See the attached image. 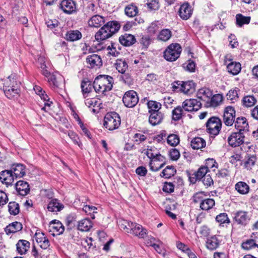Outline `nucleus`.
Masks as SVG:
<instances>
[{"label":"nucleus","mask_w":258,"mask_h":258,"mask_svg":"<svg viewBox=\"0 0 258 258\" xmlns=\"http://www.w3.org/2000/svg\"><path fill=\"white\" fill-rule=\"evenodd\" d=\"M152 41V39L150 37V36H143L141 39L140 40V42L142 45V46L147 49L149 45L151 44Z\"/></svg>","instance_id":"6e6d98bb"},{"label":"nucleus","mask_w":258,"mask_h":258,"mask_svg":"<svg viewBox=\"0 0 258 258\" xmlns=\"http://www.w3.org/2000/svg\"><path fill=\"white\" fill-rule=\"evenodd\" d=\"M8 209L11 215H16L20 212L19 205L15 202H11L9 203Z\"/></svg>","instance_id":"09e8293b"},{"label":"nucleus","mask_w":258,"mask_h":258,"mask_svg":"<svg viewBox=\"0 0 258 258\" xmlns=\"http://www.w3.org/2000/svg\"><path fill=\"white\" fill-rule=\"evenodd\" d=\"M165 158L159 153L155 158L150 160L149 166L150 170L157 171L162 168L165 164Z\"/></svg>","instance_id":"9b49d317"},{"label":"nucleus","mask_w":258,"mask_h":258,"mask_svg":"<svg viewBox=\"0 0 258 258\" xmlns=\"http://www.w3.org/2000/svg\"><path fill=\"white\" fill-rule=\"evenodd\" d=\"M93 227V223L89 218H84L78 222V229L81 231L88 232Z\"/></svg>","instance_id":"393cba45"},{"label":"nucleus","mask_w":258,"mask_h":258,"mask_svg":"<svg viewBox=\"0 0 258 258\" xmlns=\"http://www.w3.org/2000/svg\"><path fill=\"white\" fill-rule=\"evenodd\" d=\"M222 100L223 96L222 95H220L219 94L214 95L212 97L211 99V106L213 107H216L220 104V103L222 101Z\"/></svg>","instance_id":"5fc2aeb1"},{"label":"nucleus","mask_w":258,"mask_h":258,"mask_svg":"<svg viewBox=\"0 0 258 258\" xmlns=\"http://www.w3.org/2000/svg\"><path fill=\"white\" fill-rule=\"evenodd\" d=\"M192 11L191 6L187 3H184L180 6L178 15L182 20H187L191 17Z\"/></svg>","instance_id":"2eb2a0df"},{"label":"nucleus","mask_w":258,"mask_h":258,"mask_svg":"<svg viewBox=\"0 0 258 258\" xmlns=\"http://www.w3.org/2000/svg\"><path fill=\"white\" fill-rule=\"evenodd\" d=\"M104 23V18L98 15L93 16L88 21L89 25L92 27H99Z\"/></svg>","instance_id":"c756f323"},{"label":"nucleus","mask_w":258,"mask_h":258,"mask_svg":"<svg viewBox=\"0 0 258 258\" xmlns=\"http://www.w3.org/2000/svg\"><path fill=\"white\" fill-rule=\"evenodd\" d=\"M234 220L238 224L246 225L250 220L247 212L239 211L234 214Z\"/></svg>","instance_id":"a211bd4d"},{"label":"nucleus","mask_w":258,"mask_h":258,"mask_svg":"<svg viewBox=\"0 0 258 258\" xmlns=\"http://www.w3.org/2000/svg\"><path fill=\"white\" fill-rule=\"evenodd\" d=\"M235 188L239 194L242 195L247 194L249 190L248 185L243 181L238 182L235 185Z\"/></svg>","instance_id":"ea45409f"},{"label":"nucleus","mask_w":258,"mask_h":258,"mask_svg":"<svg viewBox=\"0 0 258 258\" xmlns=\"http://www.w3.org/2000/svg\"><path fill=\"white\" fill-rule=\"evenodd\" d=\"M51 228L56 232V235H60L63 233L64 230V227L62 224L59 221L56 222V220L52 222Z\"/></svg>","instance_id":"79ce46f5"},{"label":"nucleus","mask_w":258,"mask_h":258,"mask_svg":"<svg viewBox=\"0 0 258 258\" xmlns=\"http://www.w3.org/2000/svg\"><path fill=\"white\" fill-rule=\"evenodd\" d=\"M235 127L240 133L247 132L248 131V124L246 119L244 117H237L235 122Z\"/></svg>","instance_id":"5701e85b"},{"label":"nucleus","mask_w":258,"mask_h":258,"mask_svg":"<svg viewBox=\"0 0 258 258\" xmlns=\"http://www.w3.org/2000/svg\"><path fill=\"white\" fill-rule=\"evenodd\" d=\"M20 82L15 74H12L4 80V91L7 98L13 99L20 91Z\"/></svg>","instance_id":"f257e3e1"},{"label":"nucleus","mask_w":258,"mask_h":258,"mask_svg":"<svg viewBox=\"0 0 258 258\" xmlns=\"http://www.w3.org/2000/svg\"><path fill=\"white\" fill-rule=\"evenodd\" d=\"M121 119L118 114L115 112H111L105 115L103 125L108 130L113 131L118 128Z\"/></svg>","instance_id":"39448f33"},{"label":"nucleus","mask_w":258,"mask_h":258,"mask_svg":"<svg viewBox=\"0 0 258 258\" xmlns=\"http://www.w3.org/2000/svg\"><path fill=\"white\" fill-rule=\"evenodd\" d=\"M68 136L72 140L75 144L78 145L79 147L81 146V143L79 140V138L77 135L73 131H69L68 132Z\"/></svg>","instance_id":"e2e57ef3"},{"label":"nucleus","mask_w":258,"mask_h":258,"mask_svg":"<svg viewBox=\"0 0 258 258\" xmlns=\"http://www.w3.org/2000/svg\"><path fill=\"white\" fill-rule=\"evenodd\" d=\"M15 186L17 192L22 196L28 195L30 190L28 183L23 180L18 181L16 183Z\"/></svg>","instance_id":"4be33fe9"},{"label":"nucleus","mask_w":258,"mask_h":258,"mask_svg":"<svg viewBox=\"0 0 258 258\" xmlns=\"http://www.w3.org/2000/svg\"><path fill=\"white\" fill-rule=\"evenodd\" d=\"M148 7L151 10H157L159 8L158 2L156 0H151L147 3Z\"/></svg>","instance_id":"338daca9"},{"label":"nucleus","mask_w":258,"mask_h":258,"mask_svg":"<svg viewBox=\"0 0 258 258\" xmlns=\"http://www.w3.org/2000/svg\"><path fill=\"white\" fill-rule=\"evenodd\" d=\"M34 237L36 241L42 249L45 250L49 247L50 245L49 240L44 233L37 231Z\"/></svg>","instance_id":"4468645a"},{"label":"nucleus","mask_w":258,"mask_h":258,"mask_svg":"<svg viewBox=\"0 0 258 258\" xmlns=\"http://www.w3.org/2000/svg\"><path fill=\"white\" fill-rule=\"evenodd\" d=\"M181 50V47L179 44L172 43L164 51V57L167 61H175L179 57Z\"/></svg>","instance_id":"423d86ee"},{"label":"nucleus","mask_w":258,"mask_h":258,"mask_svg":"<svg viewBox=\"0 0 258 258\" xmlns=\"http://www.w3.org/2000/svg\"><path fill=\"white\" fill-rule=\"evenodd\" d=\"M227 69L229 73L236 75L241 71V64L238 62L232 61L227 64Z\"/></svg>","instance_id":"473e14b6"},{"label":"nucleus","mask_w":258,"mask_h":258,"mask_svg":"<svg viewBox=\"0 0 258 258\" xmlns=\"http://www.w3.org/2000/svg\"><path fill=\"white\" fill-rule=\"evenodd\" d=\"M183 109L180 106H177L172 111V119L175 121L180 120L183 114Z\"/></svg>","instance_id":"a18cd8bd"},{"label":"nucleus","mask_w":258,"mask_h":258,"mask_svg":"<svg viewBox=\"0 0 258 258\" xmlns=\"http://www.w3.org/2000/svg\"><path fill=\"white\" fill-rule=\"evenodd\" d=\"M30 246V243L29 241L21 239L19 240L17 244V250L21 254H25L29 250Z\"/></svg>","instance_id":"c85d7f7f"},{"label":"nucleus","mask_w":258,"mask_h":258,"mask_svg":"<svg viewBox=\"0 0 258 258\" xmlns=\"http://www.w3.org/2000/svg\"><path fill=\"white\" fill-rule=\"evenodd\" d=\"M45 23L47 27L51 30L57 27L58 25V22L56 19L46 20Z\"/></svg>","instance_id":"0e129e2a"},{"label":"nucleus","mask_w":258,"mask_h":258,"mask_svg":"<svg viewBox=\"0 0 258 258\" xmlns=\"http://www.w3.org/2000/svg\"><path fill=\"white\" fill-rule=\"evenodd\" d=\"M159 26L157 22L152 23L148 27L147 32L151 36L156 34L159 31Z\"/></svg>","instance_id":"864d4df0"},{"label":"nucleus","mask_w":258,"mask_h":258,"mask_svg":"<svg viewBox=\"0 0 258 258\" xmlns=\"http://www.w3.org/2000/svg\"><path fill=\"white\" fill-rule=\"evenodd\" d=\"M65 38L68 41H75L82 38V34L78 30H70L66 34Z\"/></svg>","instance_id":"72a5a7b5"},{"label":"nucleus","mask_w":258,"mask_h":258,"mask_svg":"<svg viewBox=\"0 0 258 258\" xmlns=\"http://www.w3.org/2000/svg\"><path fill=\"white\" fill-rule=\"evenodd\" d=\"M169 155L172 160H177L180 157L179 151L176 149H172L169 152Z\"/></svg>","instance_id":"69168bd1"},{"label":"nucleus","mask_w":258,"mask_h":258,"mask_svg":"<svg viewBox=\"0 0 258 258\" xmlns=\"http://www.w3.org/2000/svg\"><path fill=\"white\" fill-rule=\"evenodd\" d=\"M39 61L40 62V68L42 70V74L45 76V77L47 78L48 76H50V75L51 74L46 69V66L45 63V61L43 60V58H40L39 59Z\"/></svg>","instance_id":"680f3d73"},{"label":"nucleus","mask_w":258,"mask_h":258,"mask_svg":"<svg viewBox=\"0 0 258 258\" xmlns=\"http://www.w3.org/2000/svg\"><path fill=\"white\" fill-rule=\"evenodd\" d=\"M216 221L220 223V224H229L230 222L227 214L225 213H220L217 215L216 217Z\"/></svg>","instance_id":"603ef678"},{"label":"nucleus","mask_w":258,"mask_h":258,"mask_svg":"<svg viewBox=\"0 0 258 258\" xmlns=\"http://www.w3.org/2000/svg\"><path fill=\"white\" fill-rule=\"evenodd\" d=\"M215 205V200L211 198H207L202 201L200 204V208L203 211L211 209Z\"/></svg>","instance_id":"e433bc0d"},{"label":"nucleus","mask_w":258,"mask_h":258,"mask_svg":"<svg viewBox=\"0 0 258 258\" xmlns=\"http://www.w3.org/2000/svg\"><path fill=\"white\" fill-rule=\"evenodd\" d=\"M219 245V240L216 236H212L207 239L206 246L209 249L214 250L218 247Z\"/></svg>","instance_id":"37998d69"},{"label":"nucleus","mask_w":258,"mask_h":258,"mask_svg":"<svg viewBox=\"0 0 258 258\" xmlns=\"http://www.w3.org/2000/svg\"><path fill=\"white\" fill-rule=\"evenodd\" d=\"M208 170L207 167L201 166L197 172L194 173L192 175H194V177H190V181L195 182L197 180L202 179L205 176L207 175L206 174L208 172Z\"/></svg>","instance_id":"7c9ffc66"},{"label":"nucleus","mask_w":258,"mask_h":258,"mask_svg":"<svg viewBox=\"0 0 258 258\" xmlns=\"http://www.w3.org/2000/svg\"><path fill=\"white\" fill-rule=\"evenodd\" d=\"M81 88L84 98L92 97L93 84L88 79H84L82 81Z\"/></svg>","instance_id":"dca6fc26"},{"label":"nucleus","mask_w":258,"mask_h":258,"mask_svg":"<svg viewBox=\"0 0 258 258\" xmlns=\"http://www.w3.org/2000/svg\"><path fill=\"white\" fill-rule=\"evenodd\" d=\"M120 43L124 46H129L134 44L136 39L135 36L132 34H124L121 35L119 39Z\"/></svg>","instance_id":"bb28decb"},{"label":"nucleus","mask_w":258,"mask_h":258,"mask_svg":"<svg viewBox=\"0 0 258 258\" xmlns=\"http://www.w3.org/2000/svg\"><path fill=\"white\" fill-rule=\"evenodd\" d=\"M122 101L127 107H134L139 102L137 93L134 90L126 92L123 97Z\"/></svg>","instance_id":"6e6552de"},{"label":"nucleus","mask_w":258,"mask_h":258,"mask_svg":"<svg viewBox=\"0 0 258 258\" xmlns=\"http://www.w3.org/2000/svg\"><path fill=\"white\" fill-rule=\"evenodd\" d=\"M193 202L195 203H200V204L202 202V201L204 200V194L203 192H197L192 197Z\"/></svg>","instance_id":"774afa93"},{"label":"nucleus","mask_w":258,"mask_h":258,"mask_svg":"<svg viewBox=\"0 0 258 258\" xmlns=\"http://www.w3.org/2000/svg\"><path fill=\"white\" fill-rule=\"evenodd\" d=\"M148 107L149 109V113L152 112L160 111L161 108V104L155 101L150 100L148 102Z\"/></svg>","instance_id":"de8ad7c7"},{"label":"nucleus","mask_w":258,"mask_h":258,"mask_svg":"<svg viewBox=\"0 0 258 258\" xmlns=\"http://www.w3.org/2000/svg\"><path fill=\"white\" fill-rule=\"evenodd\" d=\"M26 166L21 163L14 164L12 166L11 170L16 178L23 177L26 174Z\"/></svg>","instance_id":"412c9836"},{"label":"nucleus","mask_w":258,"mask_h":258,"mask_svg":"<svg viewBox=\"0 0 258 258\" xmlns=\"http://www.w3.org/2000/svg\"><path fill=\"white\" fill-rule=\"evenodd\" d=\"M15 179L16 178L11 170H6L0 172V180L7 186L12 185Z\"/></svg>","instance_id":"f3484780"},{"label":"nucleus","mask_w":258,"mask_h":258,"mask_svg":"<svg viewBox=\"0 0 258 258\" xmlns=\"http://www.w3.org/2000/svg\"><path fill=\"white\" fill-rule=\"evenodd\" d=\"M250 19V17L244 16L241 14H238L236 15V24L238 27H241L244 24H248Z\"/></svg>","instance_id":"58836bf2"},{"label":"nucleus","mask_w":258,"mask_h":258,"mask_svg":"<svg viewBox=\"0 0 258 258\" xmlns=\"http://www.w3.org/2000/svg\"><path fill=\"white\" fill-rule=\"evenodd\" d=\"M202 106L201 102L196 99H186L182 103V108L184 111H197Z\"/></svg>","instance_id":"1a4fd4ad"},{"label":"nucleus","mask_w":258,"mask_h":258,"mask_svg":"<svg viewBox=\"0 0 258 258\" xmlns=\"http://www.w3.org/2000/svg\"><path fill=\"white\" fill-rule=\"evenodd\" d=\"M86 62L89 68H99L102 65V61L101 57L96 54H92L88 55L86 58Z\"/></svg>","instance_id":"aec40b11"},{"label":"nucleus","mask_w":258,"mask_h":258,"mask_svg":"<svg viewBox=\"0 0 258 258\" xmlns=\"http://www.w3.org/2000/svg\"><path fill=\"white\" fill-rule=\"evenodd\" d=\"M180 142L179 136L175 134H170L167 138V144L172 147H175Z\"/></svg>","instance_id":"49530a36"},{"label":"nucleus","mask_w":258,"mask_h":258,"mask_svg":"<svg viewBox=\"0 0 258 258\" xmlns=\"http://www.w3.org/2000/svg\"><path fill=\"white\" fill-rule=\"evenodd\" d=\"M171 37V32L168 29H163L160 32L158 38L160 40L166 41L168 40Z\"/></svg>","instance_id":"8fccbe9b"},{"label":"nucleus","mask_w":258,"mask_h":258,"mask_svg":"<svg viewBox=\"0 0 258 258\" xmlns=\"http://www.w3.org/2000/svg\"><path fill=\"white\" fill-rule=\"evenodd\" d=\"M60 9L66 14H71L77 11L76 3L73 0H62L60 4Z\"/></svg>","instance_id":"ddd939ff"},{"label":"nucleus","mask_w":258,"mask_h":258,"mask_svg":"<svg viewBox=\"0 0 258 258\" xmlns=\"http://www.w3.org/2000/svg\"><path fill=\"white\" fill-rule=\"evenodd\" d=\"M244 137L243 133H232L228 138V143L232 147H238L243 143Z\"/></svg>","instance_id":"9d476101"},{"label":"nucleus","mask_w":258,"mask_h":258,"mask_svg":"<svg viewBox=\"0 0 258 258\" xmlns=\"http://www.w3.org/2000/svg\"><path fill=\"white\" fill-rule=\"evenodd\" d=\"M164 117V115L161 111L152 112L149 118V121L152 125H156L160 124Z\"/></svg>","instance_id":"b1692460"},{"label":"nucleus","mask_w":258,"mask_h":258,"mask_svg":"<svg viewBox=\"0 0 258 258\" xmlns=\"http://www.w3.org/2000/svg\"><path fill=\"white\" fill-rule=\"evenodd\" d=\"M114 66L118 72L121 74H124L128 68V64L125 59H117Z\"/></svg>","instance_id":"4c0bfd02"},{"label":"nucleus","mask_w":258,"mask_h":258,"mask_svg":"<svg viewBox=\"0 0 258 258\" xmlns=\"http://www.w3.org/2000/svg\"><path fill=\"white\" fill-rule=\"evenodd\" d=\"M22 228L23 226L21 223L14 222L8 225L5 228V231L7 235H10L21 231Z\"/></svg>","instance_id":"a878e982"},{"label":"nucleus","mask_w":258,"mask_h":258,"mask_svg":"<svg viewBox=\"0 0 258 258\" xmlns=\"http://www.w3.org/2000/svg\"><path fill=\"white\" fill-rule=\"evenodd\" d=\"M147 230L143 227L136 223H135L131 234H133L139 238H144L147 235Z\"/></svg>","instance_id":"cd10ccee"},{"label":"nucleus","mask_w":258,"mask_h":258,"mask_svg":"<svg viewBox=\"0 0 258 258\" xmlns=\"http://www.w3.org/2000/svg\"><path fill=\"white\" fill-rule=\"evenodd\" d=\"M256 158L255 156H251L249 158L244 162V166L248 169H251V167L253 166L255 162Z\"/></svg>","instance_id":"052dcab7"},{"label":"nucleus","mask_w":258,"mask_h":258,"mask_svg":"<svg viewBox=\"0 0 258 258\" xmlns=\"http://www.w3.org/2000/svg\"><path fill=\"white\" fill-rule=\"evenodd\" d=\"M196 86L193 81H177L172 84V88L174 91H179L187 95L192 94L195 92Z\"/></svg>","instance_id":"20e7f679"},{"label":"nucleus","mask_w":258,"mask_h":258,"mask_svg":"<svg viewBox=\"0 0 258 258\" xmlns=\"http://www.w3.org/2000/svg\"><path fill=\"white\" fill-rule=\"evenodd\" d=\"M222 123L219 118L213 116L210 118L206 123L207 132L211 135L219 134L221 128Z\"/></svg>","instance_id":"0eeeda50"},{"label":"nucleus","mask_w":258,"mask_h":258,"mask_svg":"<svg viewBox=\"0 0 258 258\" xmlns=\"http://www.w3.org/2000/svg\"><path fill=\"white\" fill-rule=\"evenodd\" d=\"M125 14L129 17H134L138 13V8L134 4H130L124 9Z\"/></svg>","instance_id":"a19ab883"},{"label":"nucleus","mask_w":258,"mask_h":258,"mask_svg":"<svg viewBox=\"0 0 258 258\" xmlns=\"http://www.w3.org/2000/svg\"><path fill=\"white\" fill-rule=\"evenodd\" d=\"M113 78L108 75H100L93 82V88L96 92L105 95L113 87Z\"/></svg>","instance_id":"f03ea898"},{"label":"nucleus","mask_w":258,"mask_h":258,"mask_svg":"<svg viewBox=\"0 0 258 258\" xmlns=\"http://www.w3.org/2000/svg\"><path fill=\"white\" fill-rule=\"evenodd\" d=\"M238 91L237 90H230L227 94V99L232 102L236 101L238 98Z\"/></svg>","instance_id":"4d7b16f0"},{"label":"nucleus","mask_w":258,"mask_h":258,"mask_svg":"<svg viewBox=\"0 0 258 258\" xmlns=\"http://www.w3.org/2000/svg\"><path fill=\"white\" fill-rule=\"evenodd\" d=\"M147 157L150 159V160L155 158L158 154H159L158 151L155 147H151L150 149H148L145 153Z\"/></svg>","instance_id":"13d9d810"},{"label":"nucleus","mask_w":258,"mask_h":258,"mask_svg":"<svg viewBox=\"0 0 258 258\" xmlns=\"http://www.w3.org/2000/svg\"><path fill=\"white\" fill-rule=\"evenodd\" d=\"M120 26L116 22L110 21L102 27L95 34V39L97 41L105 40L117 32Z\"/></svg>","instance_id":"7ed1b4c3"},{"label":"nucleus","mask_w":258,"mask_h":258,"mask_svg":"<svg viewBox=\"0 0 258 258\" xmlns=\"http://www.w3.org/2000/svg\"><path fill=\"white\" fill-rule=\"evenodd\" d=\"M256 246H257V244L255 243V241L253 239L248 240L242 243L241 245L242 248L247 250L250 249Z\"/></svg>","instance_id":"bf43d9fd"},{"label":"nucleus","mask_w":258,"mask_h":258,"mask_svg":"<svg viewBox=\"0 0 258 258\" xmlns=\"http://www.w3.org/2000/svg\"><path fill=\"white\" fill-rule=\"evenodd\" d=\"M97 208L93 206L85 205L83 208V210L88 215H90L92 219H95L94 214L96 213Z\"/></svg>","instance_id":"3c124183"},{"label":"nucleus","mask_w":258,"mask_h":258,"mask_svg":"<svg viewBox=\"0 0 258 258\" xmlns=\"http://www.w3.org/2000/svg\"><path fill=\"white\" fill-rule=\"evenodd\" d=\"M88 98H85V103L86 106L89 108L93 107L92 111L95 112L96 109L94 108L96 107L97 109H100L101 103L100 101L95 98H92L91 97H88Z\"/></svg>","instance_id":"2f4dec72"},{"label":"nucleus","mask_w":258,"mask_h":258,"mask_svg":"<svg viewBox=\"0 0 258 258\" xmlns=\"http://www.w3.org/2000/svg\"><path fill=\"white\" fill-rule=\"evenodd\" d=\"M206 145V141L201 137H196L190 142V146L194 149H200L204 148Z\"/></svg>","instance_id":"c9c22d12"},{"label":"nucleus","mask_w":258,"mask_h":258,"mask_svg":"<svg viewBox=\"0 0 258 258\" xmlns=\"http://www.w3.org/2000/svg\"><path fill=\"white\" fill-rule=\"evenodd\" d=\"M235 117V111L231 106H228L225 108L223 114V121L227 126L232 125Z\"/></svg>","instance_id":"f8f14e48"},{"label":"nucleus","mask_w":258,"mask_h":258,"mask_svg":"<svg viewBox=\"0 0 258 258\" xmlns=\"http://www.w3.org/2000/svg\"><path fill=\"white\" fill-rule=\"evenodd\" d=\"M176 170L173 166H167L162 172V176L165 178H169L173 176Z\"/></svg>","instance_id":"c03bdc74"},{"label":"nucleus","mask_w":258,"mask_h":258,"mask_svg":"<svg viewBox=\"0 0 258 258\" xmlns=\"http://www.w3.org/2000/svg\"><path fill=\"white\" fill-rule=\"evenodd\" d=\"M49 199L51 200L48 203L47 207L48 211L51 212H57L64 208L63 205L58 199H52V197H49Z\"/></svg>","instance_id":"6ab92c4d"},{"label":"nucleus","mask_w":258,"mask_h":258,"mask_svg":"<svg viewBox=\"0 0 258 258\" xmlns=\"http://www.w3.org/2000/svg\"><path fill=\"white\" fill-rule=\"evenodd\" d=\"M256 102L257 99L253 95H246L243 97L241 103L244 107L248 108L254 106Z\"/></svg>","instance_id":"f704fd0d"}]
</instances>
